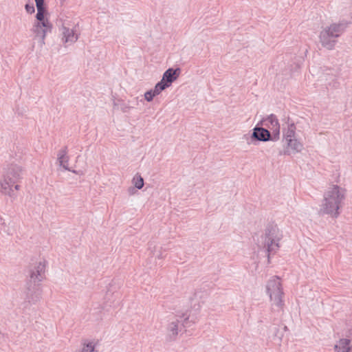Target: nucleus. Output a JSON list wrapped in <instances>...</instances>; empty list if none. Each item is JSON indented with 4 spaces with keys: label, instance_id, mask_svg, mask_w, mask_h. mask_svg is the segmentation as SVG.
<instances>
[{
    "label": "nucleus",
    "instance_id": "obj_1",
    "mask_svg": "<svg viewBox=\"0 0 352 352\" xmlns=\"http://www.w3.org/2000/svg\"><path fill=\"white\" fill-rule=\"evenodd\" d=\"M37 8L36 14V21L32 25V32L34 34V40L37 41L39 46L42 47L45 45L46 34L51 32L52 24L45 17L47 14L45 6L44 0H34Z\"/></svg>",
    "mask_w": 352,
    "mask_h": 352
},
{
    "label": "nucleus",
    "instance_id": "obj_2",
    "mask_svg": "<svg viewBox=\"0 0 352 352\" xmlns=\"http://www.w3.org/2000/svg\"><path fill=\"white\" fill-rule=\"evenodd\" d=\"M24 170L22 167L16 164H10L5 168L3 179L0 182V191L3 194L8 195L12 201L14 200L17 196L12 186L21 182Z\"/></svg>",
    "mask_w": 352,
    "mask_h": 352
},
{
    "label": "nucleus",
    "instance_id": "obj_3",
    "mask_svg": "<svg viewBox=\"0 0 352 352\" xmlns=\"http://www.w3.org/2000/svg\"><path fill=\"white\" fill-rule=\"evenodd\" d=\"M344 197L345 190L337 185H333L324 195L321 212L337 217L340 214L338 210Z\"/></svg>",
    "mask_w": 352,
    "mask_h": 352
},
{
    "label": "nucleus",
    "instance_id": "obj_4",
    "mask_svg": "<svg viewBox=\"0 0 352 352\" xmlns=\"http://www.w3.org/2000/svg\"><path fill=\"white\" fill-rule=\"evenodd\" d=\"M283 238L282 232L277 225L268 223L261 236V244L265 248L268 263L270 262V254L276 253L280 248L279 242Z\"/></svg>",
    "mask_w": 352,
    "mask_h": 352
},
{
    "label": "nucleus",
    "instance_id": "obj_5",
    "mask_svg": "<svg viewBox=\"0 0 352 352\" xmlns=\"http://www.w3.org/2000/svg\"><path fill=\"white\" fill-rule=\"evenodd\" d=\"M346 26V23L341 22L333 23L323 29L319 36L322 47L329 50H333L337 43L336 38L344 32Z\"/></svg>",
    "mask_w": 352,
    "mask_h": 352
},
{
    "label": "nucleus",
    "instance_id": "obj_6",
    "mask_svg": "<svg viewBox=\"0 0 352 352\" xmlns=\"http://www.w3.org/2000/svg\"><path fill=\"white\" fill-rule=\"evenodd\" d=\"M267 294L269 295L272 303V311H280L284 305L282 299L283 292L280 278L275 276L269 280L266 285Z\"/></svg>",
    "mask_w": 352,
    "mask_h": 352
},
{
    "label": "nucleus",
    "instance_id": "obj_7",
    "mask_svg": "<svg viewBox=\"0 0 352 352\" xmlns=\"http://www.w3.org/2000/svg\"><path fill=\"white\" fill-rule=\"evenodd\" d=\"M46 261H35L29 266V279L28 282L40 283L45 278Z\"/></svg>",
    "mask_w": 352,
    "mask_h": 352
},
{
    "label": "nucleus",
    "instance_id": "obj_8",
    "mask_svg": "<svg viewBox=\"0 0 352 352\" xmlns=\"http://www.w3.org/2000/svg\"><path fill=\"white\" fill-rule=\"evenodd\" d=\"M42 288L40 283L27 282L25 298L26 302L30 304H36L42 297Z\"/></svg>",
    "mask_w": 352,
    "mask_h": 352
},
{
    "label": "nucleus",
    "instance_id": "obj_9",
    "mask_svg": "<svg viewBox=\"0 0 352 352\" xmlns=\"http://www.w3.org/2000/svg\"><path fill=\"white\" fill-rule=\"evenodd\" d=\"M259 124L272 131V135H273L272 141H276L279 139L280 124L274 114H271L267 118L262 119Z\"/></svg>",
    "mask_w": 352,
    "mask_h": 352
},
{
    "label": "nucleus",
    "instance_id": "obj_10",
    "mask_svg": "<svg viewBox=\"0 0 352 352\" xmlns=\"http://www.w3.org/2000/svg\"><path fill=\"white\" fill-rule=\"evenodd\" d=\"M259 123L256 125V126L252 130V133L251 135L252 141H261L266 142L269 140H272L273 135L270 133V131L263 126H259Z\"/></svg>",
    "mask_w": 352,
    "mask_h": 352
},
{
    "label": "nucleus",
    "instance_id": "obj_11",
    "mask_svg": "<svg viewBox=\"0 0 352 352\" xmlns=\"http://www.w3.org/2000/svg\"><path fill=\"white\" fill-rule=\"evenodd\" d=\"M289 143V141H285V144L287 146L283 151L284 155H290L292 153H298L303 148V144L296 138L291 140V144Z\"/></svg>",
    "mask_w": 352,
    "mask_h": 352
},
{
    "label": "nucleus",
    "instance_id": "obj_12",
    "mask_svg": "<svg viewBox=\"0 0 352 352\" xmlns=\"http://www.w3.org/2000/svg\"><path fill=\"white\" fill-rule=\"evenodd\" d=\"M181 72L179 68H168L163 74L162 80L170 87L171 84L179 77Z\"/></svg>",
    "mask_w": 352,
    "mask_h": 352
},
{
    "label": "nucleus",
    "instance_id": "obj_13",
    "mask_svg": "<svg viewBox=\"0 0 352 352\" xmlns=\"http://www.w3.org/2000/svg\"><path fill=\"white\" fill-rule=\"evenodd\" d=\"M180 322L179 319L175 316V318L168 323L167 326V331L168 336L170 339L175 338L177 336L178 331L182 330Z\"/></svg>",
    "mask_w": 352,
    "mask_h": 352
},
{
    "label": "nucleus",
    "instance_id": "obj_14",
    "mask_svg": "<svg viewBox=\"0 0 352 352\" xmlns=\"http://www.w3.org/2000/svg\"><path fill=\"white\" fill-rule=\"evenodd\" d=\"M58 161L61 166L63 167L65 170L72 171L74 173H78L77 171L71 169L68 167V162H69V156L67 155V147L65 146L62 149L58 151Z\"/></svg>",
    "mask_w": 352,
    "mask_h": 352
},
{
    "label": "nucleus",
    "instance_id": "obj_15",
    "mask_svg": "<svg viewBox=\"0 0 352 352\" xmlns=\"http://www.w3.org/2000/svg\"><path fill=\"white\" fill-rule=\"evenodd\" d=\"M176 317H177V318L181 321L180 325L182 329L191 327L197 320V318L190 317V315H187L186 312L182 313L181 314L177 313L176 314Z\"/></svg>",
    "mask_w": 352,
    "mask_h": 352
},
{
    "label": "nucleus",
    "instance_id": "obj_16",
    "mask_svg": "<svg viewBox=\"0 0 352 352\" xmlns=\"http://www.w3.org/2000/svg\"><path fill=\"white\" fill-rule=\"evenodd\" d=\"M78 39V36L73 30L68 28H63V38L62 40L64 43H74Z\"/></svg>",
    "mask_w": 352,
    "mask_h": 352
},
{
    "label": "nucleus",
    "instance_id": "obj_17",
    "mask_svg": "<svg viewBox=\"0 0 352 352\" xmlns=\"http://www.w3.org/2000/svg\"><path fill=\"white\" fill-rule=\"evenodd\" d=\"M296 125L294 122L289 124L286 129H283V141H289V144H291V140L296 138Z\"/></svg>",
    "mask_w": 352,
    "mask_h": 352
},
{
    "label": "nucleus",
    "instance_id": "obj_18",
    "mask_svg": "<svg viewBox=\"0 0 352 352\" xmlns=\"http://www.w3.org/2000/svg\"><path fill=\"white\" fill-rule=\"evenodd\" d=\"M351 340L349 339H340L338 344L335 345L334 349L336 352H340L341 349L343 350L342 352H352V346H349Z\"/></svg>",
    "mask_w": 352,
    "mask_h": 352
},
{
    "label": "nucleus",
    "instance_id": "obj_19",
    "mask_svg": "<svg viewBox=\"0 0 352 352\" xmlns=\"http://www.w3.org/2000/svg\"><path fill=\"white\" fill-rule=\"evenodd\" d=\"M274 331V338L277 339L279 342L281 341L282 338L284 336L285 331H287V327L285 324L279 325L278 327H275L273 329Z\"/></svg>",
    "mask_w": 352,
    "mask_h": 352
},
{
    "label": "nucleus",
    "instance_id": "obj_20",
    "mask_svg": "<svg viewBox=\"0 0 352 352\" xmlns=\"http://www.w3.org/2000/svg\"><path fill=\"white\" fill-rule=\"evenodd\" d=\"M168 85H167L164 80L161 79L155 86L153 91L155 92V94L159 95L162 91L168 87Z\"/></svg>",
    "mask_w": 352,
    "mask_h": 352
},
{
    "label": "nucleus",
    "instance_id": "obj_21",
    "mask_svg": "<svg viewBox=\"0 0 352 352\" xmlns=\"http://www.w3.org/2000/svg\"><path fill=\"white\" fill-rule=\"evenodd\" d=\"M135 188L137 189H142L144 186V179L140 175H136L133 179Z\"/></svg>",
    "mask_w": 352,
    "mask_h": 352
},
{
    "label": "nucleus",
    "instance_id": "obj_22",
    "mask_svg": "<svg viewBox=\"0 0 352 352\" xmlns=\"http://www.w3.org/2000/svg\"><path fill=\"white\" fill-rule=\"evenodd\" d=\"M155 96L157 95L155 94V92L153 91V89H151L144 94V99L148 102H151Z\"/></svg>",
    "mask_w": 352,
    "mask_h": 352
},
{
    "label": "nucleus",
    "instance_id": "obj_23",
    "mask_svg": "<svg viewBox=\"0 0 352 352\" xmlns=\"http://www.w3.org/2000/svg\"><path fill=\"white\" fill-rule=\"evenodd\" d=\"M25 10L28 14H33L35 12V8L33 3H28L25 5Z\"/></svg>",
    "mask_w": 352,
    "mask_h": 352
},
{
    "label": "nucleus",
    "instance_id": "obj_24",
    "mask_svg": "<svg viewBox=\"0 0 352 352\" xmlns=\"http://www.w3.org/2000/svg\"><path fill=\"white\" fill-rule=\"evenodd\" d=\"M130 108L129 106H126V104H123L120 106V109L122 112L126 113L128 111V109Z\"/></svg>",
    "mask_w": 352,
    "mask_h": 352
},
{
    "label": "nucleus",
    "instance_id": "obj_25",
    "mask_svg": "<svg viewBox=\"0 0 352 352\" xmlns=\"http://www.w3.org/2000/svg\"><path fill=\"white\" fill-rule=\"evenodd\" d=\"M110 293L113 294V292H111V289L109 288L108 290H107V294H106V297H105V299H107V300H109Z\"/></svg>",
    "mask_w": 352,
    "mask_h": 352
},
{
    "label": "nucleus",
    "instance_id": "obj_26",
    "mask_svg": "<svg viewBox=\"0 0 352 352\" xmlns=\"http://www.w3.org/2000/svg\"><path fill=\"white\" fill-rule=\"evenodd\" d=\"M12 187H14L16 190H19L21 188V186L18 184V183L14 184Z\"/></svg>",
    "mask_w": 352,
    "mask_h": 352
},
{
    "label": "nucleus",
    "instance_id": "obj_27",
    "mask_svg": "<svg viewBox=\"0 0 352 352\" xmlns=\"http://www.w3.org/2000/svg\"><path fill=\"white\" fill-rule=\"evenodd\" d=\"M118 305H119V302H118H118H115L113 301V305H109V307H117Z\"/></svg>",
    "mask_w": 352,
    "mask_h": 352
},
{
    "label": "nucleus",
    "instance_id": "obj_28",
    "mask_svg": "<svg viewBox=\"0 0 352 352\" xmlns=\"http://www.w3.org/2000/svg\"><path fill=\"white\" fill-rule=\"evenodd\" d=\"M134 190H135V188H134L133 187H130V188H129V192L130 194H133V193H134Z\"/></svg>",
    "mask_w": 352,
    "mask_h": 352
},
{
    "label": "nucleus",
    "instance_id": "obj_29",
    "mask_svg": "<svg viewBox=\"0 0 352 352\" xmlns=\"http://www.w3.org/2000/svg\"><path fill=\"white\" fill-rule=\"evenodd\" d=\"M157 257H158L159 258H162V254H160L159 255H157Z\"/></svg>",
    "mask_w": 352,
    "mask_h": 352
},
{
    "label": "nucleus",
    "instance_id": "obj_30",
    "mask_svg": "<svg viewBox=\"0 0 352 352\" xmlns=\"http://www.w3.org/2000/svg\"><path fill=\"white\" fill-rule=\"evenodd\" d=\"M114 107H118V104H114Z\"/></svg>",
    "mask_w": 352,
    "mask_h": 352
},
{
    "label": "nucleus",
    "instance_id": "obj_31",
    "mask_svg": "<svg viewBox=\"0 0 352 352\" xmlns=\"http://www.w3.org/2000/svg\"><path fill=\"white\" fill-rule=\"evenodd\" d=\"M108 301H106V305L105 306H108Z\"/></svg>",
    "mask_w": 352,
    "mask_h": 352
}]
</instances>
